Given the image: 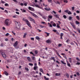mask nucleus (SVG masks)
<instances>
[{"label": "nucleus", "instance_id": "nucleus-55", "mask_svg": "<svg viewBox=\"0 0 80 80\" xmlns=\"http://www.w3.org/2000/svg\"><path fill=\"white\" fill-rule=\"evenodd\" d=\"M25 69L27 71H28L29 70L28 69V68H25Z\"/></svg>", "mask_w": 80, "mask_h": 80}, {"label": "nucleus", "instance_id": "nucleus-33", "mask_svg": "<svg viewBox=\"0 0 80 80\" xmlns=\"http://www.w3.org/2000/svg\"><path fill=\"white\" fill-rule=\"evenodd\" d=\"M13 18H17L18 17V15H15L14 16L12 17Z\"/></svg>", "mask_w": 80, "mask_h": 80}, {"label": "nucleus", "instance_id": "nucleus-49", "mask_svg": "<svg viewBox=\"0 0 80 80\" xmlns=\"http://www.w3.org/2000/svg\"><path fill=\"white\" fill-rule=\"evenodd\" d=\"M1 3H5V2L2 1V0H1Z\"/></svg>", "mask_w": 80, "mask_h": 80}, {"label": "nucleus", "instance_id": "nucleus-38", "mask_svg": "<svg viewBox=\"0 0 80 80\" xmlns=\"http://www.w3.org/2000/svg\"><path fill=\"white\" fill-rule=\"evenodd\" d=\"M38 13L39 14V15H40L41 16H42V14L40 12H38Z\"/></svg>", "mask_w": 80, "mask_h": 80}, {"label": "nucleus", "instance_id": "nucleus-22", "mask_svg": "<svg viewBox=\"0 0 80 80\" xmlns=\"http://www.w3.org/2000/svg\"><path fill=\"white\" fill-rule=\"evenodd\" d=\"M56 76H60V73H56L55 74Z\"/></svg>", "mask_w": 80, "mask_h": 80}, {"label": "nucleus", "instance_id": "nucleus-52", "mask_svg": "<svg viewBox=\"0 0 80 80\" xmlns=\"http://www.w3.org/2000/svg\"><path fill=\"white\" fill-rule=\"evenodd\" d=\"M29 65L30 66H33V64L31 63H29Z\"/></svg>", "mask_w": 80, "mask_h": 80}, {"label": "nucleus", "instance_id": "nucleus-4", "mask_svg": "<svg viewBox=\"0 0 80 80\" xmlns=\"http://www.w3.org/2000/svg\"><path fill=\"white\" fill-rule=\"evenodd\" d=\"M28 18L29 19H30V21H32V22H33V23H35V20L34 19H33V18H31L30 17H28Z\"/></svg>", "mask_w": 80, "mask_h": 80}, {"label": "nucleus", "instance_id": "nucleus-57", "mask_svg": "<svg viewBox=\"0 0 80 80\" xmlns=\"http://www.w3.org/2000/svg\"><path fill=\"white\" fill-rule=\"evenodd\" d=\"M52 25L53 27H56V24H55V23H54Z\"/></svg>", "mask_w": 80, "mask_h": 80}, {"label": "nucleus", "instance_id": "nucleus-3", "mask_svg": "<svg viewBox=\"0 0 80 80\" xmlns=\"http://www.w3.org/2000/svg\"><path fill=\"white\" fill-rule=\"evenodd\" d=\"M29 12L31 13V15H32V16H33V17H35L36 18H38V16H37L34 13L31 12Z\"/></svg>", "mask_w": 80, "mask_h": 80}, {"label": "nucleus", "instance_id": "nucleus-63", "mask_svg": "<svg viewBox=\"0 0 80 80\" xmlns=\"http://www.w3.org/2000/svg\"><path fill=\"white\" fill-rule=\"evenodd\" d=\"M52 12L53 13H54V14H57V12H55V11H52Z\"/></svg>", "mask_w": 80, "mask_h": 80}, {"label": "nucleus", "instance_id": "nucleus-21", "mask_svg": "<svg viewBox=\"0 0 80 80\" xmlns=\"http://www.w3.org/2000/svg\"><path fill=\"white\" fill-rule=\"evenodd\" d=\"M27 35V33H24V35L23 36V38H25L26 37V35Z\"/></svg>", "mask_w": 80, "mask_h": 80}, {"label": "nucleus", "instance_id": "nucleus-59", "mask_svg": "<svg viewBox=\"0 0 80 80\" xmlns=\"http://www.w3.org/2000/svg\"><path fill=\"white\" fill-rule=\"evenodd\" d=\"M0 9H1V10H4V8H3L0 7Z\"/></svg>", "mask_w": 80, "mask_h": 80}, {"label": "nucleus", "instance_id": "nucleus-58", "mask_svg": "<svg viewBox=\"0 0 80 80\" xmlns=\"http://www.w3.org/2000/svg\"><path fill=\"white\" fill-rule=\"evenodd\" d=\"M42 17L44 19H46V17H45V16H43Z\"/></svg>", "mask_w": 80, "mask_h": 80}, {"label": "nucleus", "instance_id": "nucleus-46", "mask_svg": "<svg viewBox=\"0 0 80 80\" xmlns=\"http://www.w3.org/2000/svg\"><path fill=\"white\" fill-rule=\"evenodd\" d=\"M28 4V3L26 2L25 3H24V6H27Z\"/></svg>", "mask_w": 80, "mask_h": 80}, {"label": "nucleus", "instance_id": "nucleus-28", "mask_svg": "<svg viewBox=\"0 0 80 80\" xmlns=\"http://www.w3.org/2000/svg\"><path fill=\"white\" fill-rule=\"evenodd\" d=\"M4 74L5 75H8V73L6 71H4Z\"/></svg>", "mask_w": 80, "mask_h": 80}, {"label": "nucleus", "instance_id": "nucleus-17", "mask_svg": "<svg viewBox=\"0 0 80 80\" xmlns=\"http://www.w3.org/2000/svg\"><path fill=\"white\" fill-rule=\"evenodd\" d=\"M68 59L70 63H72V58H69Z\"/></svg>", "mask_w": 80, "mask_h": 80}, {"label": "nucleus", "instance_id": "nucleus-42", "mask_svg": "<svg viewBox=\"0 0 80 80\" xmlns=\"http://www.w3.org/2000/svg\"><path fill=\"white\" fill-rule=\"evenodd\" d=\"M0 46L1 47H4V44H3L2 43H1L0 44Z\"/></svg>", "mask_w": 80, "mask_h": 80}, {"label": "nucleus", "instance_id": "nucleus-15", "mask_svg": "<svg viewBox=\"0 0 80 80\" xmlns=\"http://www.w3.org/2000/svg\"><path fill=\"white\" fill-rule=\"evenodd\" d=\"M45 10H47V11H49V10H50V8H45Z\"/></svg>", "mask_w": 80, "mask_h": 80}, {"label": "nucleus", "instance_id": "nucleus-48", "mask_svg": "<svg viewBox=\"0 0 80 80\" xmlns=\"http://www.w3.org/2000/svg\"><path fill=\"white\" fill-rule=\"evenodd\" d=\"M70 44L71 45H74V43L73 42H71L70 43Z\"/></svg>", "mask_w": 80, "mask_h": 80}, {"label": "nucleus", "instance_id": "nucleus-54", "mask_svg": "<svg viewBox=\"0 0 80 80\" xmlns=\"http://www.w3.org/2000/svg\"><path fill=\"white\" fill-rule=\"evenodd\" d=\"M76 74L77 75H78V76H79V75H80V73H79L78 72H77L76 73Z\"/></svg>", "mask_w": 80, "mask_h": 80}, {"label": "nucleus", "instance_id": "nucleus-2", "mask_svg": "<svg viewBox=\"0 0 80 80\" xmlns=\"http://www.w3.org/2000/svg\"><path fill=\"white\" fill-rule=\"evenodd\" d=\"M1 53L4 58H5L6 57H7V55H6V54H5L4 52H3L1 51Z\"/></svg>", "mask_w": 80, "mask_h": 80}, {"label": "nucleus", "instance_id": "nucleus-62", "mask_svg": "<svg viewBox=\"0 0 80 80\" xmlns=\"http://www.w3.org/2000/svg\"><path fill=\"white\" fill-rule=\"evenodd\" d=\"M54 32H57V31L56 30L54 29L52 30Z\"/></svg>", "mask_w": 80, "mask_h": 80}, {"label": "nucleus", "instance_id": "nucleus-24", "mask_svg": "<svg viewBox=\"0 0 80 80\" xmlns=\"http://www.w3.org/2000/svg\"><path fill=\"white\" fill-rule=\"evenodd\" d=\"M77 19L78 20H80V18L78 16H76V17Z\"/></svg>", "mask_w": 80, "mask_h": 80}, {"label": "nucleus", "instance_id": "nucleus-30", "mask_svg": "<svg viewBox=\"0 0 80 80\" xmlns=\"http://www.w3.org/2000/svg\"><path fill=\"white\" fill-rule=\"evenodd\" d=\"M68 14V15H72V12H70V11H69Z\"/></svg>", "mask_w": 80, "mask_h": 80}, {"label": "nucleus", "instance_id": "nucleus-51", "mask_svg": "<svg viewBox=\"0 0 80 80\" xmlns=\"http://www.w3.org/2000/svg\"><path fill=\"white\" fill-rule=\"evenodd\" d=\"M56 33L57 35H60V33L58 32V31H57L56 32Z\"/></svg>", "mask_w": 80, "mask_h": 80}, {"label": "nucleus", "instance_id": "nucleus-19", "mask_svg": "<svg viewBox=\"0 0 80 80\" xmlns=\"http://www.w3.org/2000/svg\"><path fill=\"white\" fill-rule=\"evenodd\" d=\"M44 78L45 80H49V79L48 78H47V77H46V76H44Z\"/></svg>", "mask_w": 80, "mask_h": 80}, {"label": "nucleus", "instance_id": "nucleus-37", "mask_svg": "<svg viewBox=\"0 0 80 80\" xmlns=\"http://www.w3.org/2000/svg\"><path fill=\"white\" fill-rule=\"evenodd\" d=\"M62 46V44H58V47H60Z\"/></svg>", "mask_w": 80, "mask_h": 80}, {"label": "nucleus", "instance_id": "nucleus-11", "mask_svg": "<svg viewBox=\"0 0 80 80\" xmlns=\"http://www.w3.org/2000/svg\"><path fill=\"white\" fill-rule=\"evenodd\" d=\"M54 15L57 18L59 19V14H54Z\"/></svg>", "mask_w": 80, "mask_h": 80}, {"label": "nucleus", "instance_id": "nucleus-50", "mask_svg": "<svg viewBox=\"0 0 80 80\" xmlns=\"http://www.w3.org/2000/svg\"><path fill=\"white\" fill-rule=\"evenodd\" d=\"M77 60H78V61H79V62H80V59H79V58H76Z\"/></svg>", "mask_w": 80, "mask_h": 80}, {"label": "nucleus", "instance_id": "nucleus-43", "mask_svg": "<svg viewBox=\"0 0 80 80\" xmlns=\"http://www.w3.org/2000/svg\"><path fill=\"white\" fill-rule=\"evenodd\" d=\"M69 11L68 10H65L64 11V12H65V13H68V12H69Z\"/></svg>", "mask_w": 80, "mask_h": 80}, {"label": "nucleus", "instance_id": "nucleus-16", "mask_svg": "<svg viewBox=\"0 0 80 80\" xmlns=\"http://www.w3.org/2000/svg\"><path fill=\"white\" fill-rule=\"evenodd\" d=\"M37 68H38V67L37 66H34L33 67V69L34 70H36Z\"/></svg>", "mask_w": 80, "mask_h": 80}, {"label": "nucleus", "instance_id": "nucleus-12", "mask_svg": "<svg viewBox=\"0 0 80 80\" xmlns=\"http://www.w3.org/2000/svg\"><path fill=\"white\" fill-rule=\"evenodd\" d=\"M17 45H18V42L17 41H16L14 44L13 46H14L15 47H17Z\"/></svg>", "mask_w": 80, "mask_h": 80}, {"label": "nucleus", "instance_id": "nucleus-44", "mask_svg": "<svg viewBox=\"0 0 80 80\" xmlns=\"http://www.w3.org/2000/svg\"><path fill=\"white\" fill-rule=\"evenodd\" d=\"M36 38L37 40H39V39H40V38H39V37H38V36H36Z\"/></svg>", "mask_w": 80, "mask_h": 80}, {"label": "nucleus", "instance_id": "nucleus-39", "mask_svg": "<svg viewBox=\"0 0 80 80\" xmlns=\"http://www.w3.org/2000/svg\"><path fill=\"white\" fill-rule=\"evenodd\" d=\"M38 53V51L37 50H35V55L37 54V53Z\"/></svg>", "mask_w": 80, "mask_h": 80}, {"label": "nucleus", "instance_id": "nucleus-56", "mask_svg": "<svg viewBox=\"0 0 80 80\" xmlns=\"http://www.w3.org/2000/svg\"><path fill=\"white\" fill-rule=\"evenodd\" d=\"M31 11H35V9H33V8H31Z\"/></svg>", "mask_w": 80, "mask_h": 80}, {"label": "nucleus", "instance_id": "nucleus-41", "mask_svg": "<svg viewBox=\"0 0 80 80\" xmlns=\"http://www.w3.org/2000/svg\"><path fill=\"white\" fill-rule=\"evenodd\" d=\"M63 17L65 18V19H66L67 18V16L65 15H64L63 16Z\"/></svg>", "mask_w": 80, "mask_h": 80}, {"label": "nucleus", "instance_id": "nucleus-23", "mask_svg": "<svg viewBox=\"0 0 80 80\" xmlns=\"http://www.w3.org/2000/svg\"><path fill=\"white\" fill-rule=\"evenodd\" d=\"M27 59L29 62H30V61H31V59H30V58L29 57H28Z\"/></svg>", "mask_w": 80, "mask_h": 80}, {"label": "nucleus", "instance_id": "nucleus-47", "mask_svg": "<svg viewBox=\"0 0 80 80\" xmlns=\"http://www.w3.org/2000/svg\"><path fill=\"white\" fill-rule=\"evenodd\" d=\"M69 42H70V40H69V39H68L66 40V42L67 43H68Z\"/></svg>", "mask_w": 80, "mask_h": 80}, {"label": "nucleus", "instance_id": "nucleus-18", "mask_svg": "<svg viewBox=\"0 0 80 80\" xmlns=\"http://www.w3.org/2000/svg\"><path fill=\"white\" fill-rule=\"evenodd\" d=\"M22 20H23V21H25V22H28V20L25 18H23L22 19Z\"/></svg>", "mask_w": 80, "mask_h": 80}, {"label": "nucleus", "instance_id": "nucleus-10", "mask_svg": "<svg viewBox=\"0 0 80 80\" xmlns=\"http://www.w3.org/2000/svg\"><path fill=\"white\" fill-rule=\"evenodd\" d=\"M66 62L67 63V65L68 67H71V66H70V64L69 63V62L67 61V60H66Z\"/></svg>", "mask_w": 80, "mask_h": 80}, {"label": "nucleus", "instance_id": "nucleus-45", "mask_svg": "<svg viewBox=\"0 0 80 80\" xmlns=\"http://www.w3.org/2000/svg\"><path fill=\"white\" fill-rule=\"evenodd\" d=\"M53 51H54V52H57V50H55V48H53Z\"/></svg>", "mask_w": 80, "mask_h": 80}, {"label": "nucleus", "instance_id": "nucleus-9", "mask_svg": "<svg viewBox=\"0 0 80 80\" xmlns=\"http://www.w3.org/2000/svg\"><path fill=\"white\" fill-rule=\"evenodd\" d=\"M46 43H51L52 42L50 39H48L46 41Z\"/></svg>", "mask_w": 80, "mask_h": 80}, {"label": "nucleus", "instance_id": "nucleus-29", "mask_svg": "<svg viewBox=\"0 0 80 80\" xmlns=\"http://www.w3.org/2000/svg\"><path fill=\"white\" fill-rule=\"evenodd\" d=\"M40 70L41 72H42V73H43V70L42 68H40Z\"/></svg>", "mask_w": 80, "mask_h": 80}, {"label": "nucleus", "instance_id": "nucleus-13", "mask_svg": "<svg viewBox=\"0 0 80 80\" xmlns=\"http://www.w3.org/2000/svg\"><path fill=\"white\" fill-rule=\"evenodd\" d=\"M20 10H21V11L22 12H23V13H24V12L25 13L26 12V10H25L24 9L21 8Z\"/></svg>", "mask_w": 80, "mask_h": 80}, {"label": "nucleus", "instance_id": "nucleus-61", "mask_svg": "<svg viewBox=\"0 0 80 80\" xmlns=\"http://www.w3.org/2000/svg\"><path fill=\"white\" fill-rule=\"evenodd\" d=\"M15 13H16V14H17L18 15H19L20 14V13L18 12H15Z\"/></svg>", "mask_w": 80, "mask_h": 80}, {"label": "nucleus", "instance_id": "nucleus-25", "mask_svg": "<svg viewBox=\"0 0 80 80\" xmlns=\"http://www.w3.org/2000/svg\"><path fill=\"white\" fill-rule=\"evenodd\" d=\"M61 62L62 64H63L64 65H66V64H67L66 63L64 62H63V61H61Z\"/></svg>", "mask_w": 80, "mask_h": 80}, {"label": "nucleus", "instance_id": "nucleus-40", "mask_svg": "<svg viewBox=\"0 0 80 80\" xmlns=\"http://www.w3.org/2000/svg\"><path fill=\"white\" fill-rule=\"evenodd\" d=\"M72 18L71 17H69L68 19L69 20H72Z\"/></svg>", "mask_w": 80, "mask_h": 80}, {"label": "nucleus", "instance_id": "nucleus-32", "mask_svg": "<svg viewBox=\"0 0 80 80\" xmlns=\"http://www.w3.org/2000/svg\"><path fill=\"white\" fill-rule=\"evenodd\" d=\"M76 65H80V62H78V61H77V63H76Z\"/></svg>", "mask_w": 80, "mask_h": 80}, {"label": "nucleus", "instance_id": "nucleus-20", "mask_svg": "<svg viewBox=\"0 0 80 80\" xmlns=\"http://www.w3.org/2000/svg\"><path fill=\"white\" fill-rule=\"evenodd\" d=\"M55 3H56V4H58L59 5H60V3L58 1L54 2Z\"/></svg>", "mask_w": 80, "mask_h": 80}, {"label": "nucleus", "instance_id": "nucleus-53", "mask_svg": "<svg viewBox=\"0 0 80 80\" xmlns=\"http://www.w3.org/2000/svg\"><path fill=\"white\" fill-rule=\"evenodd\" d=\"M40 27L41 28H44V27H44V26H42V25H40Z\"/></svg>", "mask_w": 80, "mask_h": 80}, {"label": "nucleus", "instance_id": "nucleus-36", "mask_svg": "<svg viewBox=\"0 0 80 80\" xmlns=\"http://www.w3.org/2000/svg\"><path fill=\"white\" fill-rule=\"evenodd\" d=\"M64 3H68V1L67 0H64L63 1Z\"/></svg>", "mask_w": 80, "mask_h": 80}, {"label": "nucleus", "instance_id": "nucleus-34", "mask_svg": "<svg viewBox=\"0 0 80 80\" xmlns=\"http://www.w3.org/2000/svg\"><path fill=\"white\" fill-rule=\"evenodd\" d=\"M76 23L77 25H78V24H80V22H78V21H76Z\"/></svg>", "mask_w": 80, "mask_h": 80}, {"label": "nucleus", "instance_id": "nucleus-8", "mask_svg": "<svg viewBox=\"0 0 80 80\" xmlns=\"http://www.w3.org/2000/svg\"><path fill=\"white\" fill-rule=\"evenodd\" d=\"M50 59L51 60H53V61L54 62H55L56 60V59H55V57H51V58H50Z\"/></svg>", "mask_w": 80, "mask_h": 80}, {"label": "nucleus", "instance_id": "nucleus-6", "mask_svg": "<svg viewBox=\"0 0 80 80\" xmlns=\"http://www.w3.org/2000/svg\"><path fill=\"white\" fill-rule=\"evenodd\" d=\"M26 23L27 25H28V26L30 27V28H31L32 27H31V25H30V22L28 21L26 22Z\"/></svg>", "mask_w": 80, "mask_h": 80}, {"label": "nucleus", "instance_id": "nucleus-14", "mask_svg": "<svg viewBox=\"0 0 80 80\" xmlns=\"http://www.w3.org/2000/svg\"><path fill=\"white\" fill-rule=\"evenodd\" d=\"M48 18H50V19H52L53 18V16L49 15L48 16Z\"/></svg>", "mask_w": 80, "mask_h": 80}, {"label": "nucleus", "instance_id": "nucleus-27", "mask_svg": "<svg viewBox=\"0 0 80 80\" xmlns=\"http://www.w3.org/2000/svg\"><path fill=\"white\" fill-rule=\"evenodd\" d=\"M35 6L36 7H38V8H40V6H39L38 4L36 5Z\"/></svg>", "mask_w": 80, "mask_h": 80}, {"label": "nucleus", "instance_id": "nucleus-5", "mask_svg": "<svg viewBox=\"0 0 80 80\" xmlns=\"http://www.w3.org/2000/svg\"><path fill=\"white\" fill-rule=\"evenodd\" d=\"M8 23H9V20L8 19H6L5 21V24L7 26L8 25Z\"/></svg>", "mask_w": 80, "mask_h": 80}, {"label": "nucleus", "instance_id": "nucleus-31", "mask_svg": "<svg viewBox=\"0 0 80 80\" xmlns=\"http://www.w3.org/2000/svg\"><path fill=\"white\" fill-rule=\"evenodd\" d=\"M45 33H46L47 35V37H48V36H49V35H50V33H48L47 32H45Z\"/></svg>", "mask_w": 80, "mask_h": 80}, {"label": "nucleus", "instance_id": "nucleus-35", "mask_svg": "<svg viewBox=\"0 0 80 80\" xmlns=\"http://www.w3.org/2000/svg\"><path fill=\"white\" fill-rule=\"evenodd\" d=\"M56 54H57L58 56H59V57H61V56L60 55V54H59V53H58V52H56Z\"/></svg>", "mask_w": 80, "mask_h": 80}, {"label": "nucleus", "instance_id": "nucleus-1", "mask_svg": "<svg viewBox=\"0 0 80 80\" xmlns=\"http://www.w3.org/2000/svg\"><path fill=\"white\" fill-rule=\"evenodd\" d=\"M15 24L16 28H19L20 27V23L19 22L16 21Z\"/></svg>", "mask_w": 80, "mask_h": 80}, {"label": "nucleus", "instance_id": "nucleus-64", "mask_svg": "<svg viewBox=\"0 0 80 80\" xmlns=\"http://www.w3.org/2000/svg\"><path fill=\"white\" fill-rule=\"evenodd\" d=\"M9 35V33H7L6 34H5V36H8Z\"/></svg>", "mask_w": 80, "mask_h": 80}, {"label": "nucleus", "instance_id": "nucleus-60", "mask_svg": "<svg viewBox=\"0 0 80 80\" xmlns=\"http://www.w3.org/2000/svg\"><path fill=\"white\" fill-rule=\"evenodd\" d=\"M63 33H61L60 34V36L63 37Z\"/></svg>", "mask_w": 80, "mask_h": 80}, {"label": "nucleus", "instance_id": "nucleus-26", "mask_svg": "<svg viewBox=\"0 0 80 80\" xmlns=\"http://www.w3.org/2000/svg\"><path fill=\"white\" fill-rule=\"evenodd\" d=\"M4 5L5 6V7H9V4L7 3H5Z\"/></svg>", "mask_w": 80, "mask_h": 80}, {"label": "nucleus", "instance_id": "nucleus-7", "mask_svg": "<svg viewBox=\"0 0 80 80\" xmlns=\"http://www.w3.org/2000/svg\"><path fill=\"white\" fill-rule=\"evenodd\" d=\"M70 24L71 25H72V27H73L74 29H76V28L75 27V26L74 23L72 22H70Z\"/></svg>", "mask_w": 80, "mask_h": 80}]
</instances>
